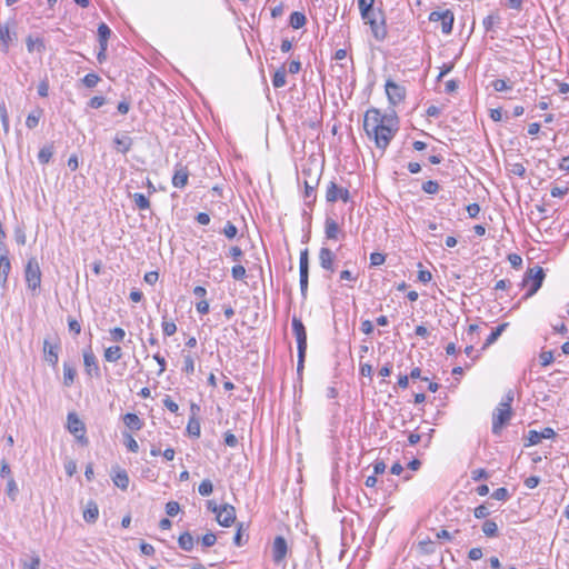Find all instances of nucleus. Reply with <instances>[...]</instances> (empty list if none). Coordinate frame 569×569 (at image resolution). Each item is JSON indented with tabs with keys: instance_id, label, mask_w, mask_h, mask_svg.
Here are the masks:
<instances>
[{
	"instance_id": "a18cd8bd",
	"label": "nucleus",
	"mask_w": 569,
	"mask_h": 569,
	"mask_svg": "<svg viewBox=\"0 0 569 569\" xmlns=\"http://www.w3.org/2000/svg\"><path fill=\"white\" fill-rule=\"evenodd\" d=\"M228 239H233L238 234V228L231 222L228 221L221 231Z\"/></svg>"
},
{
	"instance_id": "cd10ccee",
	"label": "nucleus",
	"mask_w": 569,
	"mask_h": 569,
	"mask_svg": "<svg viewBox=\"0 0 569 569\" xmlns=\"http://www.w3.org/2000/svg\"><path fill=\"white\" fill-rule=\"evenodd\" d=\"M11 270V263L7 256H0V281L4 284Z\"/></svg>"
},
{
	"instance_id": "774afa93",
	"label": "nucleus",
	"mask_w": 569,
	"mask_h": 569,
	"mask_svg": "<svg viewBox=\"0 0 569 569\" xmlns=\"http://www.w3.org/2000/svg\"><path fill=\"white\" fill-rule=\"evenodd\" d=\"M163 406L171 411L172 413H177L179 410L178 403H176L169 396H166V398L162 400Z\"/></svg>"
},
{
	"instance_id": "ea45409f",
	"label": "nucleus",
	"mask_w": 569,
	"mask_h": 569,
	"mask_svg": "<svg viewBox=\"0 0 569 569\" xmlns=\"http://www.w3.org/2000/svg\"><path fill=\"white\" fill-rule=\"evenodd\" d=\"M187 431L190 436L198 438L200 436V422L196 417H191L187 425Z\"/></svg>"
},
{
	"instance_id": "7c9ffc66",
	"label": "nucleus",
	"mask_w": 569,
	"mask_h": 569,
	"mask_svg": "<svg viewBox=\"0 0 569 569\" xmlns=\"http://www.w3.org/2000/svg\"><path fill=\"white\" fill-rule=\"evenodd\" d=\"M306 16L301 12L295 11L290 14L289 23L293 29H300L306 24Z\"/></svg>"
},
{
	"instance_id": "f3484780",
	"label": "nucleus",
	"mask_w": 569,
	"mask_h": 569,
	"mask_svg": "<svg viewBox=\"0 0 569 569\" xmlns=\"http://www.w3.org/2000/svg\"><path fill=\"white\" fill-rule=\"evenodd\" d=\"M556 436V432L552 428H545L541 431L529 430L528 432V441L530 446L538 445L542 439H551Z\"/></svg>"
},
{
	"instance_id": "a211bd4d",
	"label": "nucleus",
	"mask_w": 569,
	"mask_h": 569,
	"mask_svg": "<svg viewBox=\"0 0 569 569\" xmlns=\"http://www.w3.org/2000/svg\"><path fill=\"white\" fill-rule=\"evenodd\" d=\"M189 171L182 164H177L172 177V184L176 188H184L188 183Z\"/></svg>"
},
{
	"instance_id": "052dcab7",
	"label": "nucleus",
	"mask_w": 569,
	"mask_h": 569,
	"mask_svg": "<svg viewBox=\"0 0 569 569\" xmlns=\"http://www.w3.org/2000/svg\"><path fill=\"white\" fill-rule=\"evenodd\" d=\"M111 339L116 342H121L126 336V331L122 328L116 327L110 330Z\"/></svg>"
},
{
	"instance_id": "f257e3e1",
	"label": "nucleus",
	"mask_w": 569,
	"mask_h": 569,
	"mask_svg": "<svg viewBox=\"0 0 569 569\" xmlns=\"http://www.w3.org/2000/svg\"><path fill=\"white\" fill-rule=\"evenodd\" d=\"M363 129L369 139L382 152L388 148L399 130L398 119L391 114H382L378 109H369L363 119Z\"/></svg>"
},
{
	"instance_id": "c85d7f7f",
	"label": "nucleus",
	"mask_w": 569,
	"mask_h": 569,
	"mask_svg": "<svg viewBox=\"0 0 569 569\" xmlns=\"http://www.w3.org/2000/svg\"><path fill=\"white\" fill-rule=\"evenodd\" d=\"M500 22H501V17H500L499 12H492V13L488 14L486 18H483L482 26H483L485 30L487 32H489V31L493 30L495 24H498Z\"/></svg>"
},
{
	"instance_id": "aec40b11",
	"label": "nucleus",
	"mask_w": 569,
	"mask_h": 569,
	"mask_svg": "<svg viewBox=\"0 0 569 569\" xmlns=\"http://www.w3.org/2000/svg\"><path fill=\"white\" fill-rule=\"evenodd\" d=\"M99 516V508L98 505L90 500L87 502L86 508L83 510V519L86 522L94 523Z\"/></svg>"
},
{
	"instance_id": "864d4df0",
	"label": "nucleus",
	"mask_w": 569,
	"mask_h": 569,
	"mask_svg": "<svg viewBox=\"0 0 569 569\" xmlns=\"http://www.w3.org/2000/svg\"><path fill=\"white\" fill-rule=\"evenodd\" d=\"M201 545L206 548L212 547L217 541V536L213 532H207L201 537Z\"/></svg>"
},
{
	"instance_id": "3c124183",
	"label": "nucleus",
	"mask_w": 569,
	"mask_h": 569,
	"mask_svg": "<svg viewBox=\"0 0 569 569\" xmlns=\"http://www.w3.org/2000/svg\"><path fill=\"white\" fill-rule=\"evenodd\" d=\"M110 36H111L110 28L104 22L100 23L98 27L99 40H102L103 42L108 41Z\"/></svg>"
},
{
	"instance_id": "69168bd1",
	"label": "nucleus",
	"mask_w": 569,
	"mask_h": 569,
	"mask_svg": "<svg viewBox=\"0 0 569 569\" xmlns=\"http://www.w3.org/2000/svg\"><path fill=\"white\" fill-rule=\"evenodd\" d=\"M452 11L447 9L445 11H432L430 14H429V20L431 22H438V21H441L443 18H445V14H450Z\"/></svg>"
},
{
	"instance_id": "5701e85b",
	"label": "nucleus",
	"mask_w": 569,
	"mask_h": 569,
	"mask_svg": "<svg viewBox=\"0 0 569 569\" xmlns=\"http://www.w3.org/2000/svg\"><path fill=\"white\" fill-rule=\"evenodd\" d=\"M509 326L508 322H503L499 326H497L492 331L491 333L488 336V338L486 339L481 350H486L488 347H490L491 345H493L498 338L502 335V332L506 330V328Z\"/></svg>"
},
{
	"instance_id": "4c0bfd02",
	"label": "nucleus",
	"mask_w": 569,
	"mask_h": 569,
	"mask_svg": "<svg viewBox=\"0 0 569 569\" xmlns=\"http://www.w3.org/2000/svg\"><path fill=\"white\" fill-rule=\"evenodd\" d=\"M41 116H42L41 109H37L36 111H32L31 113L28 114V117L26 119V126L29 129L36 128L39 123Z\"/></svg>"
},
{
	"instance_id": "a878e982",
	"label": "nucleus",
	"mask_w": 569,
	"mask_h": 569,
	"mask_svg": "<svg viewBox=\"0 0 569 569\" xmlns=\"http://www.w3.org/2000/svg\"><path fill=\"white\" fill-rule=\"evenodd\" d=\"M76 376V368L68 362H63V385L66 387H71L74 382Z\"/></svg>"
},
{
	"instance_id": "13d9d810",
	"label": "nucleus",
	"mask_w": 569,
	"mask_h": 569,
	"mask_svg": "<svg viewBox=\"0 0 569 569\" xmlns=\"http://www.w3.org/2000/svg\"><path fill=\"white\" fill-rule=\"evenodd\" d=\"M473 515L477 519H485L490 515V510L486 505H480L473 510Z\"/></svg>"
},
{
	"instance_id": "1a4fd4ad",
	"label": "nucleus",
	"mask_w": 569,
	"mask_h": 569,
	"mask_svg": "<svg viewBox=\"0 0 569 569\" xmlns=\"http://www.w3.org/2000/svg\"><path fill=\"white\" fill-rule=\"evenodd\" d=\"M292 332L297 340V349L307 350V330L302 320L296 316L292 317L291 321Z\"/></svg>"
},
{
	"instance_id": "f704fd0d",
	"label": "nucleus",
	"mask_w": 569,
	"mask_h": 569,
	"mask_svg": "<svg viewBox=\"0 0 569 569\" xmlns=\"http://www.w3.org/2000/svg\"><path fill=\"white\" fill-rule=\"evenodd\" d=\"M6 493L12 502H14L17 500L19 489H18L17 482L13 478L8 479Z\"/></svg>"
},
{
	"instance_id": "39448f33",
	"label": "nucleus",
	"mask_w": 569,
	"mask_h": 569,
	"mask_svg": "<svg viewBox=\"0 0 569 569\" xmlns=\"http://www.w3.org/2000/svg\"><path fill=\"white\" fill-rule=\"evenodd\" d=\"M545 277V271L539 266H536L535 268L528 270L526 277L523 278V286H526L529 281H531V284L528 292L526 293V297H530L539 290Z\"/></svg>"
},
{
	"instance_id": "393cba45",
	"label": "nucleus",
	"mask_w": 569,
	"mask_h": 569,
	"mask_svg": "<svg viewBox=\"0 0 569 569\" xmlns=\"http://www.w3.org/2000/svg\"><path fill=\"white\" fill-rule=\"evenodd\" d=\"M178 545L182 550L191 551L194 547V538L189 531H184L179 536Z\"/></svg>"
},
{
	"instance_id": "de8ad7c7",
	"label": "nucleus",
	"mask_w": 569,
	"mask_h": 569,
	"mask_svg": "<svg viewBox=\"0 0 569 569\" xmlns=\"http://www.w3.org/2000/svg\"><path fill=\"white\" fill-rule=\"evenodd\" d=\"M161 326H162V331H163L164 336H167V337L174 335L177 331L176 323L173 321H167L164 317H163V321H162Z\"/></svg>"
},
{
	"instance_id": "dca6fc26",
	"label": "nucleus",
	"mask_w": 569,
	"mask_h": 569,
	"mask_svg": "<svg viewBox=\"0 0 569 569\" xmlns=\"http://www.w3.org/2000/svg\"><path fill=\"white\" fill-rule=\"evenodd\" d=\"M325 234L328 240H339L345 238V232L338 222L331 217H327L325 221Z\"/></svg>"
},
{
	"instance_id": "37998d69",
	"label": "nucleus",
	"mask_w": 569,
	"mask_h": 569,
	"mask_svg": "<svg viewBox=\"0 0 569 569\" xmlns=\"http://www.w3.org/2000/svg\"><path fill=\"white\" fill-rule=\"evenodd\" d=\"M213 491V485L210 479H204L201 481V483L198 487V492L203 496H210Z\"/></svg>"
},
{
	"instance_id": "423d86ee",
	"label": "nucleus",
	"mask_w": 569,
	"mask_h": 569,
	"mask_svg": "<svg viewBox=\"0 0 569 569\" xmlns=\"http://www.w3.org/2000/svg\"><path fill=\"white\" fill-rule=\"evenodd\" d=\"M299 277L301 296L306 298L309 281V251L307 248L300 252Z\"/></svg>"
},
{
	"instance_id": "603ef678",
	"label": "nucleus",
	"mask_w": 569,
	"mask_h": 569,
	"mask_svg": "<svg viewBox=\"0 0 569 569\" xmlns=\"http://www.w3.org/2000/svg\"><path fill=\"white\" fill-rule=\"evenodd\" d=\"M26 43L29 52H32L34 50L36 44L38 46L37 49L39 51L44 49L43 41L39 38L33 40L32 37H28Z\"/></svg>"
},
{
	"instance_id": "f03ea898",
	"label": "nucleus",
	"mask_w": 569,
	"mask_h": 569,
	"mask_svg": "<svg viewBox=\"0 0 569 569\" xmlns=\"http://www.w3.org/2000/svg\"><path fill=\"white\" fill-rule=\"evenodd\" d=\"M41 269L40 264L36 257H30L24 266V280L27 283V288L31 290L33 293L41 286Z\"/></svg>"
},
{
	"instance_id": "4d7b16f0",
	"label": "nucleus",
	"mask_w": 569,
	"mask_h": 569,
	"mask_svg": "<svg viewBox=\"0 0 569 569\" xmlns=\"http://www.w3.org/2000/svg\"><path fill=\"white\" fill-rule=\"evenodd\" d=\"M493 499L499 501H506L509 498V492L505 487L498 488L492 492Z\"/></svg>"
},
{
	"instance_id": "ddd939ff",
	"label": "nucleus",
	"mask_w": 569,
	"mask_h": 569,
	"mask_svg": "<svg viewBox=\"0 0 569 569\" xmlns=\"http://www.w3.org/2000/svg\"><path fill=\"white\" fill-rule=\"evenodd\" d=\"M318 258L319 264L323 270L328 271L330 274H332L336 271V253L331 249L327 247H321L319 250Z\"/></svg>"
},
{
	"instance_id": "6ab92c4d",
	"label": "nucleus",
	"mask_w": 569,
	"mask_h": 569,
	"mask_svg": "<svg viewBox=\"0 0 569 569\" xmlns=\"http://www.w3.org/2000/svg\"><path fill=\"white\" fill-rule=\"evenodd\" d=\"M113 143L118 152L126 154L132 148V138L127 134H117L113 139Z\"/></svg>"
},
{
	"instance_id": "4468645a",
	"label": "nucleus",
	"mask_w": 569,
	"mask_h": 569,
	"mask_svg": "<svg viewBox=\"0 0 569 569\" xmlns=\"http://www.w3.org/2000/svg\"><path fill=\"white\" fill-rule=\"evenodd\" d=\"M67 428L77 439L82 440L86 433L84 423L79 419L77 413L69 412L67 417Z\"/></svg>"
},
{
	"instance_id": "79ce46f5",
	"label": "nucleus",
	"mask_w": 569,
	"mask_h": 569,
	"mask_svg": "<svg viewBox=\"0 0 569 569\" xmlns=\"http://www.w3.org/2000/svg\"><path fill=\"white\" fill-rule=\"evenodd\" d=\"M0 119L6 133L9 132V113L4 101L0 102Z\"/></svg>"
},
{
	"instance_id": "20e7f679",
	"label": "nucleus",
	"mask_w": 569,
	"mask_h": 569,
	"mask_svg": "<svg viewBox=\"0 0 569 569\" xmlns=\"http://www.w3.org/2000/svg\"><path fill=\"white\" fill-rule=\"evenodd\" d=\"M363 21L370 26L376 40L382 41L386 39L387 28L381 10L373 12V16H369V19H363Z\"/></svg>"
},
{
	"instance_id": "9b49d317",
	"label": "nucleus",
	"mask_w": 569,
	"mask_h": 569,
	"mask_svg": "<svg viewBox=\"0 0 569 569\" xmlns=\"http://www.w3.org/2000/svg\"><path fill=\"white\" fill-rule=\"evenodd\" d=\"M83 366L84 371L88 376L100 378V368L98 365L97 357L94 356L91 347H88L87 349L83 350Z\"/></svg>"
},
{
	"instance_id": "6e6552de",
	"label": "nucleus",
	"mask_w": 569,
	"mask_h": 569,
	"mask_svg": "<svg viewBox=\"0 0 569 569\" xmlns=\"http://www.w3.org/2000/svg\"><path fill=\"white\" fill-rule=\"evenodd\" d=\"M60 342L56 339L51 342L49 339L43 340V359L51 367L57 368L59 360Z\"/></svg>"
},
{
	"instance_id": "7ed1b4c3",
	"label": "nucleus",
	"mask_w": 569,
	"mask_h": 569,
	"mask_svg": "<svg viewBox=\"0 0 569 569\" xmlns=\"http://www.w3.org/2000/svg\"><path fill=\"white\" fill-rule=\"evenodd\" d=\"M512 409L508 402H500L492 413V433L500 435L502 428L509 422Z\"/></svg>"
},
{
	"instance_id": "e433bc0d",
	"label": "nucleus",
	"mask_w": 569,
	"mask_h": 569,
	"mask_svg": "<svg viewBox=\"0 0 569 569\" xmlns=\"http://www.w3.org/2000/svg\"><path fill=\"white\" fill-rule=\"evenodd\" d=\"M490 86L497 92L508 91L512 89V82L505 79H496L491 81Z\"/></svg>"
},
{
	"instance_id": "f8f14e48",
	"label": "nucleus",
	"mask_w": 569,
	"mask_h": 569,
	"mask_svg": "<svg viewBox=\"0 0 569 569\" xmlns=\"http://www.w3.org/2000/svg\"><path fill=\"white\" fill-rule=\"evenodd\" d=\"M216 520L222 527H230L236 521V509L229 503L220 506L219 511L216 515Z\"/></svg>"
},
{
	"instance_id": "c756f323",
	"label": "nucleus",
	"mask_w": 569,
	"mask_h": 569,
	"mask_svg": "<svg viewBox=\"0 0 569 569\" xmlns=\"http://www.w3.org/2000/svg\"><path fill=\"white\" fill-rule=\"evenodd\" d=\"M121 348L119 346H111L104 350V359L108 362H117L121 358Z\"/></svg>"
},
{
	"instance_id": "bf43d9fd",
	"label": "nucleus",
	"mask_w": 569,
	"mask_h": 569,
	"mask_svg": "<svg viewBox=\"0 0 569 569\" xmlns=\"http://www.w3.org/2000/svg\"><path fill=\"white\" fill-rule=\"evenodd\" d=\"M182 370L188 375L194 371V361L190 355L184 356Z\"/></svg>"
},
{
	"instance_id": "58836bf2",
	"label": "nucleus",
	"mask_w": 569,
	"mask_h": 569,
	"mask_svg": "<svg viewBox=\"0 0 569 569\" xmlns=\"http://www.w3.org/2000/svg\"><path fill=\"white\" fill-rule=\"evenodd\" d=\"M453 21H455L453 12H451L450 14H445V18L440 21L442 33H445V34L451 33L452 27H453Z\"/></svg>"
},
{
	"instance_id": "c03bdc74",
	"label": "nucleus",
	"mask_w": 569,
	"mask_h": 569,
	"mask_svg": "<svg viewBox=\"0 0 569 569\" xmlns=\"http://www.w3.org/2000/svg\"><path fill=\"white\" fill-rule=\"evenodd\" d=\"M100 81V77L97 74V73H87L83 78H82V83L87 87V88H93L98 84V82Z\"/></svg>"
},
{
	"instance_id": "2eb2a0df",
	"label": "nucleus",
	"mask_w": 569,
	"mask_h": 569,
	"mask_svg": "<svg viewBox=\"0 0 569 569\" xmlns=\"http://www.w3.org/2000/svg\"><path fill=\"white\" fill-rule=\"evenodd\" d=\"M288 552V545L282 536H277L272 543V560L280 563L284 560Z\"/></svg>"
},
{
	"instance_id": "49530a36",
	"label": "nucleus",
	"mask_w": 569,
	"mask_h": 569,
	"mask_svg": "<svg viewBox=\"0 0 569 569\" xmlns=\"http://www.w3.org/2000/svg\"><path fill=\"white\" fill-rule=\"evenodd\" d=\"M231 274L234 280H243L247 276V271L242 264H236L231 269Z\"/></svg>"
},
{
	"instance_id": "8fccbe9b",
	"label": "nucleus",
	"mask_w": 569,
	"mask_h": 569,
	"mask_svg": "<svg viewBox=\"0 0 569 569\" xmlns=\"http://www.w3.org/2000/svg\"><path fill=\"white\" fill-rule=\"evenodd\" d=\"M422 190L428 194H435L439 190V183L433 180H428L422 183Z\"/></svg>"
},
{
	"instance_id": "bb28decb",
	"label": "nucleus",
	"mask_w": 569,
	"mask_h": 569,
	"mask_svg": "<svg viewBox=\"0 0 569 569\" xmlns=\"http://www.w3.org/2000/svg\"><path fill=\"white\" fill-rule=\"evenodd\" d=\"M376 0H358V7L362 19H369V16H373L376 10L373 9Z\"/></svg>"
},
{
	"instance_id": "338daca9",
	"label": "nucleus",
	"mask_w": 569,
	"mask_h": 569,
	"mask_svg": "<svg viewBox=\"0 0 569 569\" xmlns=\"http://www.w3.org/2000/svg\"><path fill=\"white\" fill-rule=\"evenodd\" d=\"M306 353H307V350L298 351L297 373L299 376L302 375V371L305 368Z\"/></svg>"
},
{
	"instance_id": "5fc2aeb1",
	"label": "nucleus",
	"mask_w": 569,
	"mask_h": 569,
	"mask_svg": "<svg viewBox=\"0 0 569 569\" xmlns=\"http://www.w3.org/2000/svg\"><path fill=\"white\" fill-rule=\"evenodd\" d=\"M339 279L340 281H350V282H356L358 280V274L357 273H353L351 270L349 269H345L340 272L339 274Z\"/></svg>"
},
{
	"instance_id": "72a5a7b5",
	"label": "nucleus",
	"mask_w": 569,
	"mask_h": 569,
	"mask_svg": "<svg viewBox=\"0 0 569 569\" xmlns=\"http://www.w3.org/2000/svg\"><path fill=\"white\" fill-rule=\"evenodd\" d=\"M318 183H319V177H316L311 180L305 181V198L306 199H309L312 197V201L316 200V197L313 196V191L316 190Z\"/></svg>"
},
{
	"instance_id": "680f3d73",
	"label": "nucleus",
	"mask_w": 569,
	"mask_h": 569,
	"mask_svg": "<svg viewBox=\"0 0 569 569\" xmlns=\"http://www.w3.org/2000/svg\"><path fill=\"white\" fill-rule=\"evenodd\" d=\"M385 261H386V256L383 253L372 252L370 254V264L371 266L377 267V266L382 264Z\"/></svg>"
},
{
	"instance_id": "a19ab883",
	"label": "nucleus",
	"mask_w": 569,
	"mask_h": 569,
	"mask_svg": "<svg viewBox=\"0 0 569 569\" xmlns=\"http://www.w3.org/2000/svg\"><path fill=\"white\" fill-rule=\"evenodd\" d=\"M482 532L487 537H496L498 535V526L493 520H486L482 525Z\"/></svg>"
},
{
	"instance_id": "412c9836",
	"label": "nucleus",
	"mask_w": 569,
	"mask_h": 569,
	"mask_svg": "<svg viewBox=\"0 0 569 569\" xmlns=\"http://www.w3.org/2000/svg\"><path fill=\"white\" fill-rule=\"evenodd\" d=\"M12 36L7 23L0 24V46L2 52L7 53L9 51V47L12 42Z\"/></svg>"
},
{
	"instance_id": "0eeeda50",
	"label": "nucleus",
	"mask_w": 569,
	"mask_h": 569,
	"mask_svg": "<svg viewBox=\"0 0 569 569\" xmlns=\"http://www.w3.org/2000/svg\"><path fill=\"white\" fill-rule=\"evenodd\" d=\"M351 199L349 190L347 188L339 187L336 182L330 181L327 186L326 200L327 202H336L341 200L347 203Z\"/></svg>"
},
{
	"instance_id": "473e14b6",
	"label": "nucleus",
	"mask_w": 569,
	"mask_h": 569,
	"mask_svg": "<svg viewBox=\"0 0 569 569\" xmlns=\"http://www.w3.org/2000/svg\"><path fill=\"white\" fill-rule=\"evenodd\" d=\"M52 156H53V146L48 144L40 149V151L38 153V160L40 163L46 164L51 160Z\"/></svg>"
},
{
	"instance_id": "9d476101",
	"label": "nucleus",
	"mask_w": 569,
	"mask_h": 569,
	"mask_svg": "<svg viewBox=\"0 0 569 569\" xmlns=\"http://www.w3.org/2000/svg\"><path fill=\"white\" fill-rule=\"evenodd\" d=\"M386 93L388 97V100L391 104L396 106L405 100L406 98V89L405 87L396 83L392 80H387L386 82Z\"/></svg>"
},
{
	"instance_id": "2f4dec72",
	"label": "nucleus",
	"mask_w": 569,
	"mask_h": 569,
	"mask_svg": "<svg viewBox=\"0 0 569 569\" xmlns=\"http://www.w3.org/2000/svg\"><path fill=\"white\" fill-rule=\"evenodd\" d=\"M286 83V69L284 66H282L273 73L272 84L274 88H282Z\"/></svg>"
},
{
	"instance_id": "4be33fe9",
	"label": "nucleus",
	"mask_w": 569,
	"mask_h": 569,
	"mask_svg": "<svg viewBox=\"0 0 569 569\" xmlns=\"http://www.w3.org/2000/svg\"><path fill=\"white\" fill-rule=\"evenodd\" d=\"M123 423L132 431H138L143 427V421L136 413L131 412L123 416Z\"/></svg>"
},
{
	"instance_id": "e2e57ef3",
	"label": "nucleus",
	"mask_w": 569,
	"mask_h": 569,
	"mask_svg": "<svg viewBox=\"0 0 569 569\" xmlns=\"http://www.w3.org/2000/svg\"><path fill=\"white\" fill-rule=\"evenodd\" d=\"M488 478H489V473L482 468L475 469L471 471V479L473 481H480L482 479H488Z\"/></svg>"
},
{
	"instance_id": "09e8293b",
	"label": "nucleus",
	"mask_w": 569,
	"mask_h": 569,
	"mask_svg": "<svg viewBox=\"0 0 569 569\" xmlns=\"http://www.w3.org/2000/svg\"><path fill=\"white\" fill-rule=\"evenodd\" d=\"M123 437L126 439L124 443H126L127 449L131 452H137L139 450V445L134 440V438L130 433H127V432L123 433Z\"/></svg>"
},
{
	"instance_id": "b1692460",
	"label": "nucleus",
	"mask_w": 569,
	"mask_h": 569,
	"mask_svg": "<svg viewBox=\"0 0 569 569\" xmlns=\"http://www.w3.org/2000/svg\"><path fill=\"white\" fill-rule=\"evenodd\" d=\"M112 481L118 488L126 490L129 486V476L126 470L119 469L112 476Z\"/></svg>"
},
{
	"instance_id": "6e6d98bb",
	"label": "nucleus",
	"mask_w": 569,
	"mask_h": 569,
	"mask_svg": "<svg viewBox=\"0 0 569 569\" xmlns=\"http://www.w3.org/2000/svg\"><path fill=\"white\" fill-rule=\"evenodd\" d=\"M180 511V505L177 501H169L166 505V512L170 517H174Z\"/></svg>"
},
{
	"instance_id": "c9c22d12",
	"label": "nucleus",
	"mask_w": 569,
	"mask_h": 569,
	"mask_svg": "<svg viewBox=\"0 0 569 569\" xmlns=\"http://www.w3.org/2000/svg\"><path fill=\"white\" fill-rule=\"evenodd\" d=\"M132 199L139 210H147L150 208V201L143 193H133Z\"/></svg>"
},
{
	"instance_id": "0e129e2a",
	"label": "nucleus",
	"mask_w": 569,
	"mask_h": 569,
	"mask_svg": "<svg viewBox=\"0 0 569 569\" xmlns=\"http://www.w3.org/2000/svg\"><path fill=\"white\" fill-rule=\"evenodd\" d=\"M106 103V99L104 97L102 96H96V97H92L89 102H88V106L92 109H99L100 107H102L103 104Z\"/></svg>"
}]
</instances>
